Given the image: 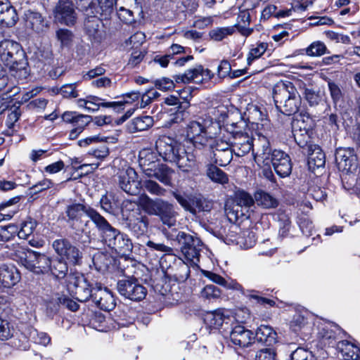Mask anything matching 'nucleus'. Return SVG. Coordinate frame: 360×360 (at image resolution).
Here are the masks:
<instances>
[{
    "label": "nucleus",
    "instance_id": "1",
    "mask_svg": "<svg viewBox=\"0 0 360 360\" xmlns=\"http://www.w3.org/2000/svg\"><path fill=\"white\" fill-rule=\"evenodd\" d=\"M186 131V138L195 151L204 150L213 153L232 150L231 138L221 132L219 122L210 116L189 122Z\"/></svg>",
    "mask_w": 360,
    "mask_h": 360
},
{
    "label": "nucleus",
    "instance_id": "2",
    "mask_svg": "<svg viewBox=\"0 0 360 360\" xmlns=\"http://www.w3.org/2000/svg\"><path fill=\"white\" fill-rule=\"evenodd\" d=\"M0 60L9 68L13 77L23 79L29 75L26 54L18 42L8 39L1 41Z\"/></svg>",
    "mask_w": 360,
    "mask_h": 360
},
{
    "label": "nucleus",
    "instance_id": "3",
    "mask_svg": "<svg viewBox=\"0 0 360 360\" xmlns=\"http://www.w3.org/2000/svg\"><path fill=\"white\" fill-rule=\"evenodd\" d=\"M165 237L178 245L184 259L191 265H198L203 243L196 236L175 229L164 231Z\"/></svg>",
    "mask_w": 360,
    "mask_h": 360
},
{
    "label": "nucleus",
    "instance_id": "4",
    "mask_svg": "<svg viewBox=\"0 0 360 360\" xmlns=\"http://www.w3.org/2000/svg\"><path fill=\"white\" fill-rule=\"evenodd\" d=\"M273 98L276 108L286 115L298 112L302 100L293 84L290 82H279L273 89Z\"/></svg>",
    "mask_w": 360,
    "mask_h": 360
},
{
    "label": "nucleus",
    "instance_id": "5",
    "mask_svg": "<svg viewBox=\"0 0 360 360\" xmlns=\"http://www.w3.org/2000/svg\"><path fill=\"white\" fill-rule=\"evenodd\" d=\"M140 204L143 210L149 215H154L169 228L176 224V217L174 205L162 198H151L146 194L140 198Z\"/></svg>",
    "mask_w": 360,
    "mask_h": 360
},
{
    "label": "nucleus",
    "instance_id": "6",
    "mask_svg": "<svg viewBox=\"0 0 360 360\" xmlns=\"http://www.w3.org/2000/svg\"><path fill=\"white\" fill-rule=\"evenodd\" d=\"M292 131L297 144L302 148V153L308 156L309 165L317 168L325 165V154L317 145L309 143L310 139L307 131L303 129V122L295 120L292 124Z\"/></svg>",
    "mask_w": 360,
    "mask_h": 360
},
{
    "label": "nucleus",
    "instance_id": "7",
    "mask_svg": "<svg viewBox=\"0 0 360 360\" xmlns=\"http://www.w3.org/2000/svg\"><path fill=\"white\" fill-rule=\"evenodd\" d=\"M21 255L20 260L21 264L29 271L37 274H46L50 270V258L45 254L39 253L31 250L24 251L20 248Z\"/></svg>",
    "mask_w": 360,
    "mask_h": 360
},
{
    "label": "nucleus",
    "instance_id": "8",
    "mask_svg": "<svg viewBox=\"0 0 360 360\" xmlns=\"http://www.w3.org/2000/svg\"><path fill=\"white\" fill-rule=\"evenodd\" d=\"M117 290L121 296L135 302L143 300L147 294L146 288L134 276L120 279Z\"/></svg>",
    "mask_w": 360,
    "mask_h": 360
},
{
    "label": "nucleus",
    "instance_id": "9",
    "mask_svg": "<svg viewBox=\"0 0 360 360\" xmlns=\"http://www.w3.org/2000/svg\"><path fill=\"white\" fill-rule=\"evenodd\" d=\"M55 252L63 259L76 265L79 264L82 258V253L79 248L65 238L56 239L52 243Z\"/></svg>",
    "mask_w": 360,
    "mask_h": 360
},
{
    "label": "nucleus",
    "instance_id": "10",
    "mask_svg": "<svg viewBox=\"0 0 360 360\" xmlns=\"http://www.w3.org/2000/svg\"><path fill=\"white\" fill-rule=\"evenodd\" d=\"M101 241L122 256L128 255L133 248L131 241L128 236L121 233L115 228Z\"/></svg>",
    "mask_w": 360,
    "mask_h": 360
},
{
    "label": "nucleus",
    "instance_id": "11",
    "mask_svg": "<svg viewBox=\"0 0 360 360\" xmlns=\"http://www.w3.org/2000/svg\"><path fill=\"white\" fill-rule=\"evenodd\" d=\"M91 207L80 202H72L68 204L65 209L66 221L70 227L76 231L84 232L85 229H80V224L82 223V217L84 214L89 216V211Z\"/></svg>",
    "mask_w": 360,
    "mask_h": 360
},
{
    "label": "nucleus",
    "instance_id": "12",
    "mask_svg": "<svg viewBox=\"0 0 360 360\" xmlns=\"http://www.w3.org/2000/svg\"><path fill=\"white\" fill-rule=\"evenodd\" d=\"M56 22L68 27L74 26L77 20V14L74 4L69 0H59L53 11Z\"/></svg>",
    "mask_w": 360,
    "mask_h": 360
},
{
    "label": "nucleus",
    "instance_id": "13",
    "mask_svg": "<svg viewBox=\"0 0 360 360\" xmlns=\"http://www.w3.org/2000/svg\"><path fill=\"white\" fill-rule=\"evenodd\" d=\"M156 150L165 161L175 162L182 150L181 145L169 136L160 137L155 143Z\"/></svg>",
    "mask_w": 360,
    "mask_h": 360
},
{
    "label": "nucleus",
    "instance_id": "14",
    "mask_svg": "<svg viewBox=\"0 0 360 360\" xmlns=\"http://www.w3.org/2000/svg\"><path fill=\"white\" fill-rule=\"evenodd\" d=\"M214 74L208 69H204L202 66L198 65L194 68L187 70L183 74L173 76L176 84H188L191 82L195 84H203L210 81Z\"/></svg>",
    "mask_w": 360,
    "mask_h": 360
},
{
    "label": "nucleus",
    "instance_id": "15",
    "mask_svg": "<svg viewBox=\"0 0 360 360\" xmlns=\"http://www.w3.org/2000/svg\"><path fill=\"white\" fill-rule=\"evenodd\" d=\"M61 118L63 122L71 124L73 129L70 132V138L71 139H76L78 135L82 132L84 127L91 121V117L78 114L74 111H66L62 115Z\"/></svg>",
    "mask_w": 360,
    "mask_h": 360
},
{
    "label": "nucleus",
    "instance_id": "16",
    "mask_svg": "<svg viewBox=\"0 0 360 360\" xmlns=\"http://www.w3.org/2000/svg\"><path fill=\"white\" fill-rule=\"evenodd\" d=\"M271 162L276 173L281 177L288 176L292 172V164L288 154L281 150H274Z\"/></svg>",
    "mask_w": 360,
    "mask_h": 360
},
{
    "label": "nucleus",
    "instance_id": "17",
    "mask_svg": "<svg viewBox=\"0 0 360 360\" xmlns=\"http://www.w3.org/2000/svg\"><path fill=\"white\" fill-rule=\"evenodd\" d=\"M120 187L129 195H136L140 191V181L138 180L136 171L128 167L122 171L118 176Z\"/></svg>",
    "mask_w": 360,
    "mask_h": 360
},
{
    "label": "nucleus",
    "instance_id": "18",
    "mask_svg": "<svg viewBox=\"0 0 360 360\" xmlns=\"http://www.w3.org/2000/svg\"><path fill=\"white\" fill-rule=\"evenodd\" d=\"M148 217L140 211L133 212L126 219V226L137 237L148 232Z\"/></svg>",
    "mask_w": 360,
    "mask_h": 360
},
{
    "label": "nucleus",
    "instance_id": "19",
    "mask_svg": "<svg viewBox=\"0 0 360 360\" xmlns=\"http://www.w3.org/2000/svg\"><path fill=\"white\" fill-rule=\"evenodd\" d=\"M335 162L339 169L352 172L357 167V157L354 149L340 148L335 152Z\"/></svg>",
    "mask_w": 360,
    "mask_h": 360
},
{
    "label": "nucleus",
    "instance_id": "20",
    "mask_svg": "<svg viewBox=\"0 0 360 360\" xmlns=\"http://www.w3.org/2000/svg\"><path fill=\"white\" fill-rule=\"evenodd\" d=\"M24 18L26 27L36 33H45L49 28V21L38 11L28 10L25 12Z\"/></svg>",
    "mask_w": 360,
    "mask_h": 360
},
{
    "label": "nucleus",
    "instance_id": "21",
    "mask_svg": "<svg viewBox=\"0 0 360 360\" xmlns=\"http://www.w3.org/2000/svg\"><path fill=\"white\" fill-rule=\"evenodd\" d=\"M93 302L101 309L110 311L115 307L116 303L112 292L101 283H95Z\"/></svg>",
    "mask_w": 360,
    "mask_h": 360
},
{
    "label": "nucleus",
    "instance_id": "22",
    "mask_svg": "<svg viewBox=\"0 0 360 360\" xmlns=\"http://www.w3.org/2000/svg\"><path fill=\"white\" fill-rule=\"evenodd\" d=\"M101 20L91 15L84 21L86 33L92 43L100 44L106 38V32Z\"/></svg>",
    "mask_w": 360,
    "mask_h": 360
},
{
    "label": "nucleus",
    "instance_id": "23",
    "mask_svg": "<svg viewBox=\"0 0 360 360\" xmlns=\"http://www.w3.org/2000/svg\"><path fill=\"white\" fill-rule=\"evenodd\" d=\"M231 341L240 347L250 345L254 340V333L244 326L237 325L229 333Z\"/></svg>",
    "mask_w": 360,
    "mask_h": 360
},
{
    "label": "nucleus",
    "instance_id": "24",
    "mask_svg": "<svg viewBox=\"0 0 360 360\" xmlns=\"http://www.w3.org/2000/svg\"><path fill=\"white\" fill-rule=\"evenodd\" d=\"M18 20L15 8L8 0H0V24L6 27L14 26Z\"/></svg>",
    "mask_w": 360,
    "mask_h": 360
},
{
    "label": "nucleus",
    "instance_id": "25",
    "mask_svg": "<svg viewBox=\"0 0 360 360\" xmlns=\"http://www.w3.org/2000/svg\"><path fill=\"white\" fill-rule=\"evenodd\" d=\"M253 140L254 139L248 134L231 139L232 150L234 154L238 157H243L252 150L254 155Z\"/></svg>",
    "mask_w": 360,
    "mask_h": 360
},
{
    "label": "nucleus",
    "instance_id": "26",
    "mask_svg": "<svg viewBox=\"0 0 360 360\" xmlns=\"http://www.w3.org/2000/svg\"><path fill=\"white\" fill-rule=\"evenodd\" d=\"M88 217L95 225L101 240L110 233L115 227H113L107 219L103 217L97 210L91 207L89 211Z\"/></svg>",
    "mask_w": 360,
    "mask_h": 360
},
{
    "label": "nucleus",
    "instance_id": "27",
    "mask_svg": "<svg viewBox=\"0 0 360 360\" xmlns=\"http://www.w3.org/2000/svg\"><path fill=\"white\" fill-rule=\"evenodd\" d=\"M20 273L13 265L0 266V283L5 288H11L19 282Z\"/></svg>",
    "mask_w": 360,
    "mask_h": 360
},
{
    "label": "nucleus",
    "instance_id": "28",
    "mask_svg": "<svg viewBox=\"0 0 360 360\" xmlns=\"http://www.w3.org/2000/svg\"><path fill=\"white\" fill-rule=\"evenodd\" d=\"M115 4L120 5L117 10V15L123 22L130 25L135 22L131 8L136 6L137 0H115Z\"/></svg>",
    "mask_w": 360,
    "mask_h": 360
},
{
    "label": "nucleus",
    "instance_id": "29",
    "mask_svg": "<svg viewBox=\"0 0 360 360\" xmlns=\"http://www.w3.org/2000/svg\"><path fill=\"white\" fill-rule=\"evenodd\" d=\"M146 176L155 177L166 186L172 184V176L174 171L165 165L158 164L155 168L146 169Z\"/></svg>",
    "mask_w": 360,
    "mask_h": 360
},
{
    "label": "nucleus",
    "instance_id": "30",
    "mask_svg": "<svg viewBox=\"0 0 360 360\" xmlns=\"http://www.w3.org/2000/svg\"><path fill=\"white\" fill-rule=\"evenodd\" d=\"M75 296L79 302H86L89 298L94 300V292L95 285L89 284L84 278H77L75 283Z\"/></svg>",
    "mask_w": 360,
    "mask_h": 360
},
{
    "label": "nucleus",
    "instance_id": "31",
    "mask_svg": "<svg viewBox=\"0 0 360 360\" xmlns=\"http://www.w3.org/2000/svg\"><path fill=\"white\" fill-rule=\"evenodd\" d=\"M337 350L345 360H359L360 359V349L347 340L338 342Z\"/></svg>",
    "mask_w": 360,
    "mask_h": 360
},
{
    "label": "nucleus",
    "instance_id": "32",
    "mask_svg": "<svg viewBox=\"0 0 360 360\" xmlns=\"http://www.w3.org/2000/svg\"><path fill=\"white\" fill-rule=\"evenodd\" d=\"M178 94L179 98L175 96L167 97L165 99V103L169 105H174L176 112L182 113L189 107L188 97H191V94L183 89L178 92Z\"/></svg>",
    "mask_w": 360,
    "mask_h": 360
},
{
    "label": "nucleus",
    "instance_id": "33",
    "mask_svg": "<svg viewBox=\"0 0 360 360\" xmlns=\"http://www.w3.org/2000/svg\"><path fill=\"white\" fill-rule=\"evenodd\" d=\"M103 101L101 98L94 96H89L87 97L86 99H78L77 100V105L79 107L84 108L89 111H96L99 109L100 107H112L116 105H118V103H107V102H101L99 101Z\"/></svg>",
    "mask_w": 360,
    "mask_h": 360
},
{
    "label": "nucleus",
    "instance_id": "34",
    "mask_svg": "<svg viewBox=\"0 0 360 360\" xmlns=\"http://www.w3.org/2000/svg\"><path fill=\"white\" fill-rule=\"evenodd\" d=\"M153 124V117L150 116L137 117L131 120L127 124L129 133H136L147 130Z\"/></svg>",
    "mask_w": 360,
    "mask_h": 360
},
{
    "label": "nucleus",
    "instance_id": "35",
    "mask_svg": "<svg viewBox=\"0 0 360 360\" xmlns=\"http://www.w3.org/2000/svg\"><path fill=\"white\" fill-rule=\"evenodd\" d=\"M304 96L311 107L323 105L326 101V95L323 91H315L312 88L305 87L304 84Z\"/></svg>",
    "mask_w": 360,
    "mask_h": 360
},
{
    "label": "nucleus",
    "instance_id": "36",
    "mask_svg": "<svg viewBox=\"0 0 360 360\" xmlns=\"http://www.w3.org/2000/svg\"><path fill=\"white\" fill-rule=\"evenodd\" d=\"M247 124L243 120L236 122H227L223 127H221V132L228 134L231 139H235L236 136H243L248 133L245 132Z\"/></svg>",
    "mask_w": 360,
    "mask_h": 360
},
{
    "label": "nucleus",
    "instance_id": "37",
    "mask_svg": "<svg viewBox=\"0 0 360 360\" xmlns=\"http://www.w3.org/2000/svg\"><path fill=\"white\" fill-rule=\"evenodd\" d=\"M276 336V333L274 331L271 327L262 325L257 328L256 333L254 335V340L256 339L259 342L270 345L275 342Z\"/></svg>",
    "mask_w": 360,
    "mask_h": 360
},
{
    "label": "nucleus",
    "instance_id": "38",
    "mask_svg": "<svg viewBox=\"0 0 360 360\" xmlns=\"http://www.w3.org/2000/svg\"><path fill=\"white\" fill-rule=\"evenodd\" d=\"M113 259L108 254L103 252L95 253L92 258L95 269L99 272L105 273L112 264Z\"/></svg>",
    "mask_w": 360,
    "mask_h": 360
},
{
    "label": "nucleus",
    "instance_id": "39",
    "mask_svg": "<svg viewBox=\"0 0 360 360\" xmlns=\"http://www.w3.org/2000/svg\"><path fill=\"white\" fill-rule=\"evenodd\" d=\"M255 200L259 206L266 209L275 208L278 205L276 198L263 191H257L255 193Z\"/></svg>",
    "mask_w": 360,
    "mask_h": 360
},
{
    "label": "nucleus",
    "instance_id": "40",
    "mask_svg": "<svg viewBox=\"0 0 360 360\" xmlns=\"http://www.w3.org/2000/svg\"><path fill=\"white\" fill-rule=\"evenodd\" d=\"M202 274L212 282L229 289L242 290V286L236 281H227L219 274L209 271H202Z\"/></svg>",
    "mask_w": 360,
    "mask_h": 360
},
{
    "label": "nucleus",
    "instance_id": "41",
    "mask_svg": "<svg viewBox=\"0 0 360 360\" xmlns=\"http://www.w3.org/2000/svg\"><path fill=\"white\" fill-rule=\"evenodd\" d=\"M260 141L262 142V146L254 155L255 160L259 164L262 160L265 165H268L269 161L271 159L274 150L271 148L270 143L265 137H263Z\"/></svg>",
    "mask_w": 360,
    "mask_h": 360
},
{
    "label": "nucleus",
    "instance_id": "42",
    "mask_svg": "<svg viewBox=\"0 0 360 360\" xmlns=\"http://www.w3.org/2000/svg\"><path fill=\"white\" fill-rule=\"evenodd\" d=\"M139 163L146 175V169L155 168L159 163L155 160V155L148 150L140 151L139 155Z\"/></svg>",
    "mask_w": 360,
    "mask_h": 360
},
{
    "label": "nucleus",
    "instance_id": "43",
    "mask_svg": "<svg viewBox=\"0 0 360 360\" xmlns=\"http://www.w3.org/2000/svg\"><path fill=\"white\" fill-rule=\"evenodd\" d=\"M207 176L213 182L217 184H225L229 182L228 175L213 164L207 165Z\"/></svg>",
    "mask_w": 360,
    "mask_h": 360
},
{
    "label": "nucleus",
    "instance_id": "44",
    "mask_svg": "<svg viewBox=\"0 0 360 360\" xmlns=\"http://www.w3.org/2000/svg\"><path fill=\"white\" fill-rule=\"evenodd\" d=\"M195 156L193 154H188L182 148L179 156L174 163L184 172H188L195 165Z\"/></svg>",
    "mask_w": 360,
    "mask_h": 360
},
{
    "label": "nucleus",
    "instance_id": "45",
    "mask_svg": "<svg viewBox=\"0 0 360 360\" xmlns=\"http://www.w3.org/2000/svg\"><path fill=\"white\" fill-rule=\"evenodd\" d=\"M63 259L50 260L49 271L57 278L61 279L65 277L68 271L67 262Z\"/></svg>",
    "mask_w": 360,
    "mask_h": 360
},
{
    "label": "nucleus",
    "instance_id": "46",
    "mask_svg": "<svg viewBox=\"0 0 360 360\" xmlns=\"http://www.w3.org/2000/svg\"><path fill=\"white\" fill-rule=\"evenodd\" d=\"M233 151L232 150H225V151H214L210 153V158L213 162L221 166L228 165L233 158Z\"/></svg>",
    "mask_w": 360,
    "mask_h": 360
},
{
    "label": "nucleus",
    "instance_id": "47",
    "mask_svg": "<svg viewBox=\"0 0 360 360\" xmlns=\"http://www.w3.org/2000/svg\"><path fill=\"white\" fill-rule=\"evenodd\" d=\"M98 6L96 8V13L104 19H108L114 11L115 0H98Z\"/></svg>",
    "mask_w": 360,
    "mask_h": 360
},
{
    "label": "nucleus",
    "instance_id": "48",
    "mask_svg": "<svg viewBox=\"0 0 360 360\" xmlns=\"http://www.w3.org/2000/svg\"><path fill=\"white\" fill-rule=\"evenodd\" d=\"M27 334L31 341L39 345L46 346L51 342V338L46 333L38 332L33 328H27Z\"/></svg>",
    "mask_w": 360,
    "mask_h": 360
},
{
    "label": "nucleus",
    "instance_id": "49",
    "mask_svg": "<svg viewBox=\"0 0 360 360\" xmlns=\"http://www.w3.org/2000/svg\"><path fill=\"white\" fill-rule=\"evenodd\" d=\"M242 291V293L249 298L250 300H254L256 301L257 304H259L261 305H266L268 304L271 307H273L275 305L276 302L273 300H270L266 297H263L258 295V292L253 290H245L242 287V290H240Z\"/></svg>",
    "mask_w": 360,
    "mask_h": 360
},
{
    "label": "nucleus",
    "instance_id": "50",
    "mask_svg": "<svg viewBox=\"0 0 360 360\" xmlns=\"http://www.w3.org/2000/svg\"><path fill=\"white\" fill-rule=\"evenodd\" d=\"M234 32V27H216L210 32L209 35L212 40L220 41Z\"/></svg>",
    "mask_w": 360,
    "mask_h": 360
},
{
    "label": "nucleus",
    "instance_id": "51",
    "mask_svg": "<svg viewBox=\"0 0 360 360\" xmlns=\"http://www.w3.org/2000/svg\"><path fill=\"white\" fill-rule=\"evenodd\" d=\"M204 321L209 327L218 328L224 323V316L218 311L209 312L205 315Z\"/></svg>",
    "mask_w": 360,
    "mask_h": 360
},
{
    "label": "nucleus",
    "instance_id": "52",
    "mask_svg": "<svg viewBox=\"0 0 360 360\" xmlns=\"http://www.w3.org/2000/svg\"><path fill=\"white\" fill-rule=\"evenodd\" d=\"M37 226V221L31 218L25 221L21 224V228L18 232V236L20 238L27 239L30 235L32 234L34 230Z\"/></svg>",
    "mask_w": 360,
    "mask_h": 360
},
{
    "label": "nucleus",
    "instance_id": "53",
    "mask_svg": "<svg viewBox=\"0 0 360 360\" xmlns=\"http://www.w3.org/2000/svg\"><path fill=\"white\" fill-rule=\"evenodd\" d=\"M146 191L155 195H165L166 190L161 187L156 181L148 179L143 181L141 186Z\"/></svg>",
    "mask_w": 360,
    "mask_h": 360
},
{
    "label": "nucleus",
    "instance_id": "54",
    "mask_svg": "<svg viewBox=\"0 0 360 360\" xmlns=\"http://www.w3.org/2000/svg\"><path fill=\"white\" fill-rule=\"evenodd\" d=\"M14 328L6 319L0 316V340H7L13 335Z\"/></svg>",
    "mask_w": 360,
    "mask_h": 360
},
{
    "label": "nucleus",
    "instance_id": "55",
    "mask_svg": "<svg viewBox=\"0 0 360 360\" xmlns=\"http://www.w3.org/2000/svg\"><path fill=\"white\" fill-rule=\"evenodd\" d=\"M122 96L123 100L121 101H117V103H118V105L112 107L115 110L120 108L123 109L122 107L124 105L131 104L138 101L141 96V92L139 91H131L123 94Z\"/></svg>",
    "mask_w": 360,
    "mask_h": 360
},
{
    "label": "nucleus",
    "instance_id": "56",
    "mask_svg": "<svg viewBox=\"0 0 360 360\" xmlns=\"http://www.w3.org/2000/svg\"><path fill=\"white\" fill-rule=\"evenodd\" d=\"M327 48L324 43L317 41L311 44L306 49V54L309 56H320L326 53Z\"/></svg>",
    "mask_w": 360,
    "mask_h": 360
},
{
    "label": "nucleus",
    "instance_id": "57",
    "mask_svg": "<svg viewBox=\"0 0 360 360\" xmlns=\"http://www.w3.org/2000/svg\"><path fill=\"white\" fill-rule=\"evenodd\" d=\"M76 88L77 83L66 84L63 85L60 89H58L57 93L58 94H60L63 98H77L79 96V94Z\"/></svg>",
    "mask_w": 360,
    "mask_h": 360
},
{
    "label": "nucleus",
    "instance_id": "58",
    "mask_svg": "<svg viewBox=\"0 0 360 360\" xmlns=\"http://www.w3.org/2000/svg\"><path fill=\"white\" fill-rule=\"evenodd\" d=\"M220 289L213 285H207L200 292L201 297L205 300H213L221 296Z\"/></svg>",
    "mask_w": 360,
    "mask_h": 360
},
{
    "label": "nucleus",
    "instance_id": "59",
    "mask_svg": "<svg viewBox=\"0 0 360 360\" xmlns=\"http://www.w3.org/2000/svg\"><path fill=\"white\" fill-rule=\"evenodd\" d=\"M56 37L62 46H68L71 44L74 34L68 29L60 28L56 31Z\"/></svg>",
    "mask_w": 360,
    "mask_h": 360
},
{
    "label": "nucleus",
    "instance_id": "60",
    "mask_svg": "<svg viewBox=\"0 0 360 360\" xmlns=\"http://www.w3.org/2000/svg\"><path fill=\"white\" fill-rule=\"evenodd\" d=\"M267 49V44L260 43L256 47L250 49L248 56V64L250 65L252 62L262 56Z\"/></svg>",
    "mask_w": 360,
    "mask_h": 360
},
{
    "label": "nucleus",
    "instance_id": "61",
    "mask_svg": "<svg viewBox=\"0 0 360 360\" xmlns=\"http://www.w3.org/2000/svg\"><path fill=\"white\" fill-rule=\"evenodd\" d=\"M30 341L31 340L29 338L27 329L24 333H22L18 338L14 340L13 344L18 349L26 351L30 347Z\"/></svg>",
    "mask_w": 360,
    "mask_h": 360
},
{
    "label": "nucleus",
    "instance_id": "62",
    "mask_svg": "<svg viewBox=\"0 0 360 360\" xmlns=\"http://www.w3.org/2000/svg\"><path fill=\"white\" fill-rule=\"evenodd\" d=\"M174 276L176 280L179 281H186L190 276V268L188 264H186L184 261L181 260Z\"/></svg>",
    "mask_w": 360,
    "mask_h": 360
},
{
    "label": "nucleus",
    "instance_id": "63",
    "mask_svg": "<svg viewBox=\"0 0 360 360\" xmlns=\"http://www.w3.org/2000/svg\"><path fill=\"white\" fill-rule=\"evenodd\" d=\"M307 324V319L300 314H296L290 322V328L295 333L300 331Z\"/></svg>",
    "mask_w": 360,
    "mask_h": 360
},
{
    "label": "nucleus",
    "instance_id": "64",
    "mask_svg": "<svg viewBox=\"0 0 360 360\" xmlns=\"http://www.w3.org/2000/svg\"><path fill=\"white\" fill-rule=\"evenodd\" d=\"M291 360H315L312 353L303 348H297L291 354Z\"/></svg>",
    "mask_w": 360,
    "mask_h": 360
}]
</instances>
